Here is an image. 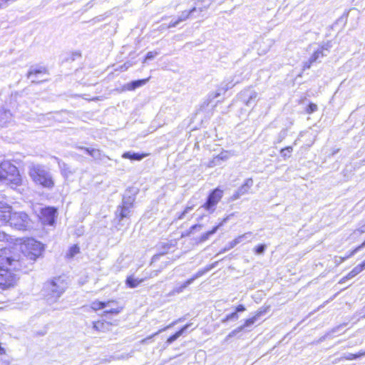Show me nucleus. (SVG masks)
I'll use <instances>...</instances> for the list:
<instances>
[{
	"label": "nucleus",
	"instance_id": "nucleus-1",
	"mask_svg": "<svg viewBox=\"0 0 365 365\" xmlns=\"http://www.w3.org/2000/svg\"><path fill=\"white\" fill-rule=\"evenodd\" d=\"M0 223L8 224L17 230H27L31 227L32 222L25 212L13 211L12 207L0 201Z\"/></svg>",
	"mask_w": 365,
	"mask_h": 365
},
{
	"label": "nucleus",
	"instance_id": "nucleus-2",
	"mask_svg": "<svg viewBox=\"0 0 365 365\" xmlns=\"http://www.w3.org/2000/svg\"><path fill=\"white\" fill-rule=\"evenodd\" d=\"M19 261L8 256L6 250L0 255V286L3 289L14 284L16 276L12 271L19 269Z\"/></svg>",
	"mask_w": 365,
	"mask_h": 365
},
{
	"label": "nucleus",
	"instance_id": "nucleus-3",
	"mask_svg": "<svg viewBox=\"0 0 365 365\" xmlns=\"http://www.w3.org/2000/svg\"><path fill=\"white\" fill-rule=\"evenodd\" d=\"M67 283L62 277H54L44 283L43 294L48 303L56 302L64 293Z\"/></svg>",
	"mask_w": 365,
	"mask_h": 365
},
{
	"label": "nucleus",
	"instance_id": "nucleus-4",
	"mask_svg": "<svg viewBox=\"0 0 365 365\" xmlns=\"http://www.w3.org/2000/svg\"><path fill=\"white\" fill-rule=\"evenodd\" d=\"M21 181V177L15 165L9 161H4L0 164V183L13 187L20 185Z\"/></svg>",
	"mask_w": 365,
	"mask_h": 365
},
{
	"label": "nucleus",
	"instance_id": "nucleus-5",
	"mask_svg": "<svg viewBox=\"0 0 365 365\" xmlns=\"http://www.w3.org/2000/svg\"><path fill=\"white\" fill-rule=\"evenodd\" d=\"M29 175L37 184L44 187L52 188L54 185L52 177L48 171L41 165H34L30 168Z\"/></svg>",
	"mask_w": 365,
	"mask_h": 365
},
{
	"label": "nucleus",
	"instance_id": "nucleus-6",
	"mask_svg": "<svg viewBox=\"0 0 365 365\" xmlns=\"http://www.w3.org/2000/svg\"><path fill=\"white\" fill-rule=\"evenodd\" d=\"M331 47V44L329 41L321 45L317 43L311 45L309 48L312 50L313 53L309 60L304 63V69H309L312 63L320 61L324 56L329 53Z\"/></svg>",
	"mask_w": 365,
	"mask_h": 365
},
{
	"label": "nucleus",
	"instance_id": "nucleus-7",
	"mask_svg": "<svg viewBox=\"0 0 365 365\" xmlns=\"http://www.w3.org/2000/svg\"><path fill=\"white\" fill-rule=\"evenodd\" d=\"M21 250L26 257L34 261L41 256L43 246L41 242L30 238L24 242L21 245Z\"/></svg>",
	"mask_w": 365,
	"mask_h": 365
},
{
	"label": "nucleus",
	"instance_id": "nucleus-8",
	"mask_svg": "<svg viewBox=\"0 0 365 365\" xmlns=\"http://www.w3.org/2000/svg\"><path fill=\"white\" fill-rule=\"evenodd\" d=\"M112 304L114 305V307L109 309H105L103 314V316H106V314H108L116 315L118 314L123 310V307L119 305L118 302L116 300H108L107 302H101L98 300H96L91 303V308L94 311H98L100 309H105Z\"/></svg>",
	"mask_w": 365,
	"mask_h": 365
},
{
	"label": "nucleus",
	"instance_id": "nucleus-9",
	"mask_svg": "<svg viewBox=\"0 0 365 365\" xmlns=\"http://www.w3.org/2000/svg\"><path fill=\"white\" fill-rule=\"evenodd\" d=\"M223 196V191L219 188H216L208 195L207 201L201 206L210 213H213L215 210L216 205L221 200Z\"/></svg>",
	"mask_w": 365,
	"mask_h": 365
},
{
	"label": "nucleus",
	"instance_id": "nucleus-10",
	"mask_svg": "<svg viewBox=\"0 0 365 365\" xmlns=\"http://www.w3.org/2000/svg\"><path fill=\"white\" fill-rule=\"evenodd\" d=\"M217 264V262H215L208 266H206L203 269L198 270L191 278L188 279L181 285L175 287L173 291V294H180L182 292L184 289L190 284H191L195 279L203 276L205 274L210 271L212 269L215 268Z\"/></svg>",
	"mask_w": 365,
	"mask_h": 365
},
{
	"label": "nucleus",
	"instance_id": "nucleus-11",
	"mask_svg": "<svg viewBox=\"0 0 365 365\" xmlns=\"http://www.w3.org/2000/svg\"><path fill=\"white\" fill-rule=\"evenodd\" d=\"M258 94L251 88H246L240 93V98L242 101L248 107L255 105Z\"/></svg>",
	"mask_w": 365,
	"mask_h": 365
},
{
	"label": "nucleus",
	"instance_id": "nucleus-12",
	"mask_svg": "<svg viewBox=\"0 0 365 365\" xmlns=\"http://www.w3.org/2000/svg\"><path fill=\"white\" fill-rule=\"evenodd\" d=\"M41 220L44 225H53L55 222L56 210L54 207H47L41 210Z\"/></svg>",
	"mask_w": 365,
	"mask_h": 365
},
{
	"label": "nucleus",
	"instance_id": "nucleus-13",
	"mask_svg": "<svg viewBox=\"0 0 365 365\" xmlns=\"http://www.w3.org/2000/svg\"><path fill=\"white\" fill-rule=\"evenodd\" d=\"M253 185V180L252 178H247L242 186L233 194L232 199L233 200L239 199L241 196L248 193L250 189Z\"/></svg>",
	"mask_w": 365,
	"mask_h": 365
},
{
	"label": "nucleus",
	"instance_id": "nucleus-14",
	"mask_svg": "<svg viewBox=\"0 0 365 365\" xmlns=\"http://www.w3.org/2000/svg\"><path fill=\"white\" fill-rule=\"evenodd\" d=\"M261 312L257 313L255 316H254L252 318H250L247 319L245 322V324L237 329L232 330L226 337V340H228L230 338H232L235 336L237 334L242 331L243 329H245L246 327H248L251 325H252L258 319V317L260 316Z\"/></svg>",
	"mask_w": 365,
	"mask_h": 365
},
{
	"label": "nucleus",
	"instance_id": "nucleus-15",
	"mask_svg": "<svg viewBox=\"0 0 365 365\" xmlns=\"http://www.w3.org/2000/svg\"><path fill=\"white\" fill-rule=\"evenodd\" d=\"M46 73V69L44 67L31 68L28 73L27 77L31 80L32 83H38L45 81V79H38V76L44 75Z\"/></svg>",
	"mask_w": 365,
	"mask_h": 365
},
{
	"label": "nucleus",
	"instance_id": "nucleus-16",
	"mask_svg": "<svg viewBox=\"0 0 365 365\" xmlns=\"http://www.w3.org/2000/svg\"><path fill=\"white\" fill-rule=\"evenodd\" d=\"M111 324L104 321L93 322V329L98 332H106L110 330Z\"/></svg>",
	"mask_w": 365,
	"mask_h": 365
},
{
	"label": "nucleus",
	"instance_id": "nucleus-17",
	"mask_svg": "<svg viewBox=\"0 0 365 365\" xmlns=\"http://www.w3.org/2000/svg\"><path fill=\"white\" fill-rule=\"evenodd\" d=\"M183 320L182 318H180L174 322H173L171 324H170L169 325L165 327L164 328L161 329H159L157 332H155V334L143 339L141 340L140 343L141 344H146L148 342L149 340H150L153 336H157L160 333L163 332V331H165V330L173 327V326H175V324H177L178 323L182 322Z\"/></svg>",
	"mask_w": 365,
	"mask_h": 365
},
{
	"label": "nucleus",
	"instance_id": "nucleus-18",
	"mask_svg": "<svg viewBox=\"0 0 365 365\" xmlns=\"http://www.w3.org/2000/svg\"><path fill=\"white\" fill-rule=\"evenodd\" d=\"M131 207L120 205L118 207L117 210L115 212V215L117 217L119 218V220H123L124 218L128 217L130 213Z\"/></svg>",
	"mask_w": 365,
	"mask_h": 365
},
{
	"label": "nucleus",
	"instance_id": "nucleus-19",
	"mask_svg": "<svg viewBox=\"0 0 365 365\" xmlns=\"http://www.w3.org/2000/svg\"><path fill=\"white\" fill-rule=\"evenodd\" d=\"M364 247H365V241L361 244L359 246H358L357 247H356L354 250H352L349 255H347L346 256L342 257H334V262L338 265V264H340L341 263H342L344 261H345L346 259H349V257H351V256H353L354 255H355L358 251L361 250V249H363Z\"/></svg>",
	"mask_w": 365,
	"mask_h": 365
},
{
	"label": "nucleus",
	"instance_id": "nucleus-20",
	"mask_svg": "<svg viewBox=\"0 0 365 365\" xmlns=\"http://www.w3.org/2000/svg\"><path fill=\"white\" fill-rule=\"evenodd\" d=\"M363 270H364V269L361 267V266L360 264L356 266L350 272H349L347 274V275H346L345 277H344L343 278H341L340 279L339 283H341V284L344 283L346 280L350 279L354 277L358 274L361 272Z\"/></svg>",
	"mask_w": 365,
	"mask_h": 365
},
{
	"label": "nucleus",
	"instance_id": "nucleus-21",
	"mask_svg": "<svg viewBox=\"0 0 365 365\" xmlns=\"http://www.w3.org/2000/svg\"><path fill=\"white\" fill-rule=\"evenodd\" d=\"M192 325V324H185L183 327H182L179 331H178L175 334H174L173 335L170 336L168 339H167V343L168 344H172L173 342H174L175 340H177L184 332H185L188 329L189 327Z\"/></svg>",
	"mask_w": 365,
	"mask_h": 365
},
{
	"label": "nucleus",
	"instance_id": "nucleus-22",
	"mask_svg": "<svg viewBox=\"0 0 365 365\" xmlns=\"http://www.w3.org/2000/svg\"><path fill=\"white\" fill-rule=\"evenodd\" d=\"M147 154H140L137 153H131L130 151L125 152L122 155V158L130 159L131 160H141L143 158L146 157Z\"/></svg>",
	"mask_w": 365,
	"mask_h": 365
},
{
	"label": "nucleus",
	"instance_id": "nucleus-23",
	"mask_svg": "<svg viewBox=\"0 0 365 365\" xmlns=\"http://www.w3.org/2000/svg\"><path fill=\"white\" fill-rule=\"evenodd\" d=\"M149 80V78L131 81L126 85V88L129 91L135 90V88L144 86Z\"/></svg>",
	"mask_w": 365,
	"mask_h": 365
},
{
	"label": "nucleus",
	"instance_id": "nucleus-24",
	"mask_svg": "<svg viewBox=\"0 0 365 365\" xmlns=\"http://www.w3.org/2000/svg\"><path fill=\"white\" fill-rule=\"evenodd\" d=\"M12 115L8 110H0V125H4L6 123L11 120Z\"/></svg>",
	"mask_w": 365,
	"mask_h": 365
},
{
	"label": "nucleus",
	"instance_id": "nucleus-25",
	"mask_svg": "<svg viewBox=\"0 0 365 365\" xmlns=\"http://www.w3.org/2000/svg\"><path fill=\"white\" fill-rule=\"evenodd\" d=\"M78 149L83 150L86 153L90 155L91 157H93L94 159L98 160L101 158V153L98 149L94 148H83L78 146L77 147Z\"/></svg>",
	"mask_w": 365,
	"mask_h": 365
},
{
	"label": "nucleus",
	"instance_id": "nucleus-26",
	"mask_svg": "<svg viewBox=\"0 0 365 365\" xmlns=\"http://www.w3.org/2000/svg\"><path fill=\"white\" fill-rule=\"evenodd\" d=\"M365 356V351H359V353L357 354H351V353H348V354H344V356H342L341 357V360H343V359H345V360H354V359H358L361 356Z\"/></svg>",
	"mask_w": 365,
	"mask_h": 365
},
{
	"label": "nucleus",
	"instance_id": "nucleus-27",
	"mask_svg": "<svg viewBox=\"0 0 365 365\" xmlns=\"http://www.w3.org/2000/svg\"><path fill=\"white\" fill-rule=\"evenodd\" d=\"M143 279H138L132 277H128L126 279V284L130 288H135L143 282Z\"/></svg>",
	"mask_w": 365,
	"mask_h": 365
},
{
	"label": "nucleus",
	"instance_id": "nucleus-28",
	"mask_svg": "<svg viewBox=\"0 0 365 365\" xmlns=\"http://www.w3.org/2000/svg\"><path fill=\"white\" fill-rule=\"evenodd\" d=\"M80 252V247L77 245H74L68 250L66 257L68 258H73L77 254Z\"/></svg>",
	"mask_w": 365,
	"mask_h": 365
},
{
	"label": "nucleus",
	"instance_id": "nucleus-29",
	"mask_svg": "<svg viewBox=\"0 0 365 365\" xmlns=\"http://www.w3.org/2000/svg\"><path fill=\"white\" fill-rule=\"evenodd\" d=\"M135 197L132 196L126 197L125 195L123 198L122 205L130 207L132 208Z\"/></svg>",
	"mask_w": 365,
	"mask_h": 365
},
{
	"label": "nucleus",
	"instance_id": "nucleus-30",
	"mask_svg": "<svg viewBox=\"0 0 365 365\" xmlns=\"http://www.w3.org/2000/svg\"><path fill=\"white\" fill-rule=\"evenodd\" d=\"M217 231V227H213L210 231H208L205 233H204L200 238V241L201 242H205L206 240H207L209 239V237L212 235H214L216 232Z\"/></svg>",
	"mask_w": 365,
	"mask_h": 365
},
{
	"label": "nucleus",
	"instance_id": "nucleus-31",
	"mask_svg": "<svg viewBox=\"0 0 365 365\" xmlns=\"http://www.w3.org/2000/svg\"><path fill=\"white\" fill-rule=\"evenodd\" d=\"M195 11V8H192V9H190L189 11H184L181 13L180 16L178 17V21L182 22L183 21H185L188 17L189 16L192 14L194 11Z\"/></svg>",
	"mask_w": 365,
	"mask_h": 365
},
{
	"label": "nucleus",
	"instance_id": "nucleus-32",
	"mask_svg": "<svg viewBox=\"0 0 365 365\" xmlns=\"http://www.w3.org/2000/svg\"><path fill=\"white\" fill-rule=\"evenodd\" d=\"M58 165L61 170L62 174L64 176L68 177L69 175L72 173V172L69 170L68 166L66 163L58 162Z\"/></svg>",
	"mask_w": 365,
	"mask_h": 365
},
{
	"label": "nucleus",
	"instance_id": "nucleus-33",
	"mask_svg": "<svg viewBox=\"0 0 365 365\" xmlns=\"http://www.w3.org/2000/svg\"><path fill=\"white\" fill-rule=\"evenodd\" d=\"M293 151V148L292 146H287L284 148L281 149L280 154L284 158H287L290 157V153Z\"/></svg>",
	"mask_w": 365,
	"mask_h": 365
},
{
	"label": "nucleus",
	"instance_id": "nucleus-34",
	"mask_svg": "<svg viewBox=\"0 0 365 365\" xmlns=\"http://www.w3.org/2000/svg\"><path fill=\"white\" fill-rule=\"evenodd\" d=\"M267 249V245L264 244H260L254 249V252L257 255H263Z\"/></svg>",
	"mask_w": 365,
	"mask_h": 365
},
{
	"label": "nucleus",
	"instance_id": "nucleus-35",
	"mask_svg": "<svg viewBox=\"0 0 365 365\" xmlns=\"http://www.w3.org/2000/svg\"><path fill=\"white\" fill-rule=\"evenodd\" d=\"M239 318V316L237 312L231 313L228 315H227L223 319H222V322L223 323H225L228 322L229 320H237Z\"/></svg>",
	"mask_w": 365,
	"mask_h": 365
},
{
	"label": "nucleus",
	"instance_id": "nucleus-36",
	"mask_svg": "<svg viewBox=\"0 0 365 365\" xmlns=\"http://www.w3.org/2000/svg\"><path fill=\"white\" fill-rule=\"evenodd\" d=\"M217 156L219 158L220 163H222V161L227 160L230 157V154L228 151H223L221 152L219 155H217Z\"/></svg>",
	"mask_w": 365,
	"mask_h": 365
},
{
	"label": "nucleus",
	"instance_id": "nucleus-37",
	"mask_svg": "<svg viewBox=\"0 0 365 365\" xmlns=\"http://www.w3.org/2000/svg\"><path fill=\"white\" fill-rule=\"evenodd\" d=\"M221 165V163L219 160V158L217 155L214 157L207 164V167L209 168H213L217 165Z\"/></svg>",
	"mask_w": 365,
	"mask_h": 365
},
{
	"label": "nucleus",
	"instance_id": "nucleus-38",
	"mask_svg": "<svg viewBox=\"0 0 365 365\" xmlns=\"http://www.w3.org/2000/svg\"><path fill=\"white\" fill-rule=\"evenodd\" d=\"M252 233L251 232H248L244 233L243 235H241L238 236L235 239L237 240V241L240 244L242 242H243L244 240L248 239L250 236H252Z\"/></svg>",
	"mask_w": 365,
	"mask_h": 365
},
{
	"label": "nucleus",
	"instance_id": "nucleus-39",
	"mask_svg": "<svg viewBox=\"0 0 365 365\" xmlns=\"http://www.w3.org/2000/svg\"><path fill=\"white\" fill-rule=\"evenodd\" d=\"M193 207H194V205H188L185 207V210H184L182 213H180V214L179 215V216L178 217V220H182V219H183V218H184V217H185V215L187 213H188L190 210H192L193 209Z\"/></svg>",
	"mask_w": 365,
	"mask_h": 365
},
{
	"label": "nucleus",
	"instance_id": "nucleus-40",
	"mask_svg": "<svg viewBox=\"0 0 365 365\" xmlns=\"http://www.w3.org/2000/svg\"><path fill=\"white\" fill-rule=\"evenodd\" d=\"M238 242L236 239H234L231 242L228 243V245L224 248L223 252L230 250V249L235 247L237 245H238Z\"/></svg>",
	"mask_w": 365,
	"mask_h": 365
},
{
	"label": "nucleus",
	"instance_id": "nucleus-41",
	"mask_svg": "<svg viewBox=\"0 0 365 365\" xmlns=\"http://www.w3.org/2000/svg\"><path fill=\"white\" fill-rule=\"evenodd\" d=\"M158 52L157 51H149L143 61V62H145L148 60H152L156 56L158 55Z\"/></svg>",
	"mask_w": 365,
	"mask_h": 365
},
{
	"label": "nucleus",
	"instance_id": "nucleus-42",
	"mask_svg": "<svg viewBox=\"0 0 365 365\" xmlns=\"http://www.w3.org/2000/svg\"><path fill=\"white\" fill-rule=\"evenodd\" d=\"M287 136V130H282L279 132L277 136V142L276 143H281Z\"/></svg>",
	"mask_w": 365,
	"mask_h": 365
},
{
	"label": "nucleus",
	"instance_id": "nucleus-43",
	"mask_svg": "<svg viewBox=\"0 0 365 365\" xmlns=\"http://www.w3.org/2000/svg\"><path fill=\"white\" fill-rule=\"evenodd\" d=\"M317 110V106L314 103H309L308 107L307 108V113L309 114H311L314 112H315Z\"/></svg>",
	"mask_w": 365,
	"mask_h": 365
},
{
	"label": "nucleus",
	"instance_id": "nucleus-44",
	"mask_svg": "<svg viewBox=\"0 0 365 365\" xmlns=\"http://www.w3.org/2000/svg\"><path fill=\"white\" fill-rule=\"evenodd\" d=\"M132 66V64L129 62H126L124 64L121 65L118 68H116V71H125L128 68H130Z\"/></svg>",
	"mask_w": 365,
	"mask_h": 365
},
{
	"label": "nucleus",
	"instance_id": "nucleus-45",
	"mask_svg": "<svg viewBox=\"0 0 365 365\" xmlns=\"http://www.w3.org/2000/svg\"><path fill=\"white\" fill-rule=\"evenodd\" d=\"M365 232V224L361 226L359 229L354 230L353 235H358Z\"/></svg>",
	"mask_w": 365,
	"mask_h": 365
},
{
	"label": "nucleus",
	"instance_id": "nucleus-46",
	"mask_svg": "<svg viewBox=\"0 0 365 365\" xmlns=\"http://www.w3.org/2000/svg\"><path fill=\"white\" fill-rule=\"evenodd\" d=\"M202 225H200V224H196V225H192L190 228V231H189V234H192L193 233V232L195 230H196L197 229H199L200 230L202 228Z\"/></svg>",
	"mask_w": 365,
	"mask_h": 365
},
{
	"label": "nucleus",
	"instance_id": "nucleus-47",
	"mask_svg": "<svg viewBox=\"0 0 365 365\" xmlns=\"http://www.w3.org/2000/svg\"><path fill=\"white\" fill-rule=\"evenodd\" d=\"M344 326H345V324H340L339 326H337V327L333 328L331 329V334H334V333L337 332L338 331H339Z\"/></svg>",
	"mask_w": 365,
	"mask_h": 365
},
{
	"label": "nucleus",
	"instance_id": "nucleus-48",
	"mask_svg": "<svg viewBox=\"0 0 365 365\" xmlns=\"http://www.w3.org/2000/svg\"><path fill=\"white\" fill-rule=\"evenodd\" d=\"M245 310V307L244 305L242 304H240L238 305L237 307H236V311L235 312H244Z\"/></svg>",
	"mask_w": 365,
	"mask_h": 365
},
{
	"label": "nucleus",
	"instance_id": "nucleus-49",
	"mask_svg": "<svg viewBox=\"0 0 365 365\" xmlns=\"http://www.w3.org/2000/svg\"><path fill=\"white\" fill-rule=\"evenodd\" d=\"M178 24H180V21H178V20L175 21H171L168 26V28L175 27Z\"/></svg>",
	"mask_w": 365,
	"mask_h": 365
},
{
	"label": "nucleus",
	"instance_id": "nucleus-50",
	"mask_svg": "<svg viewBox=\"0 0 365 365\" xmlns=\"http://www.w3.org/2000/svg\"><path fill=\"white\" fill-rule=\"evenodd\" d=\"M226 223V222H224V220H222L217 226H215V227H217V230L222 227V225H224Z\"/></svg>",
	"mask_w": 365,
	"mask_h": 365
},
{
	"label": "nucleus",
	"instance_id": "nucleus-51",
	"mask_svg": "<svg viewBox=\"0 0 365 365\" xmlns=\"http://www.w3.org/2000/svg\"><path fill=\"white\" fill-rule=\"evenodd\" d=\"M233 215H234V213H232V214H230V215H227L226 217H225V218L223 219V220H224V222H227L230 219V217H231L232 216H233Z\"/></svg>",
	"mask_w": 365,
	"mask_h": 365
},
{
	"label": "nucleus",
	"instance_id": "nucleus-52",
	"mask_svg": "<svg viewBox=\"0 0 365 365\" xmlns=\"http://www.w3.org/2000/svg\"><path fill=\"white\" fill-rule=\"evenodd\" d=\"M5 354V349L0 346V354Z\"/></svg>",
	"mask_w": 365,
	"mask_h": 365
},
{
	"label": "nucleus",
	"instance_id": "nucleus-53",
	"mask_svg": "<svg viewBox=\"0 0 365 365\" xmlns=\"http://www.w3.org/2000/svg\"><path fill=\"white\" fill-rule=\"evenodd\" d=\"M220 96V92H216L215 95L213 96V98H217Z\"/></svg>",
	"mask_w": 365,
	"mask_h": 365
},
{
	"label": "nucleus",
	"instance_id": "nucleus-54",
	"mask_svg": "<svg viewBox=\"0 0 365 365\" xmlns=\"http://www.w3.org/2000/svg\"><path fill=\"white\" fill-rule=\"evenodd\" d=\"M360 265L364 269H365V260L361 264H360Z\"/></svg>",
	"mask_w": 365,
	"mask_h": 365
},
{
	"label": "nucleus",
	"instance_id": "nucleus-55",
	"mask_svg": "<svg viewBox=\"0 0 365 365\" xmlns=\"http://www.w3.org/2000/svg\"><path fill=\"white\" fill-rule=\"evenodd\" d=\"M1 237H3V239H5V238L6 237V235L5 234H1V233H0V238H1Z\"/></svg>",
	"mask_w": 365,
	"mask_h": 365
},
{
	"label": "nucleus",
	"instance_id": "nucleus-56",
	"mask_svg": "<svg viewBox=\"0 0 365 365\" xmlns=\"http://www.w3.org/2000/svg\"><path fill=\"white\" fill-rule=\"evenodd\" d=\"M113 307H114V305H113V304H112V305H110L109 307H106V308H105V309H111V308H113Z\"/></svg>",
	"mask_w": 365,
	"mask_h": 365
},
{
	"label": "nucleus",
	"instance_id": "nucleus-57",
	"mask_svg": "<svg viewBox=\"0 0 365 365\" xmlns=\"http://www.w3.org/2000/svg\"><path fill=\"white\" fill-rule=\"evenodd\" d=\"M230 88V87H229V86H227V88H224V91H225L228 90V88Z\"/></svg>",
	"mask_w": 365,
	"mask_h": 365
},
{
	"label": "nucleus",
	"instance_id": "nucleus-58",
	"mask_svg": "<svg viewBox=\"0 0 365 365\" xmlns=\"http://www.w3.org/2000/svg\"><path fill=\"white\" fill-rule=\"evenodd\" d=\"M294 145H297V140L294 141Z\"/></svg>",
	"mask_w": 365,
	"mask_h": 365
}]
</instances>
